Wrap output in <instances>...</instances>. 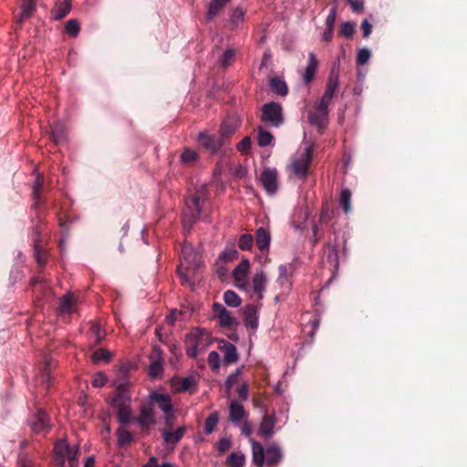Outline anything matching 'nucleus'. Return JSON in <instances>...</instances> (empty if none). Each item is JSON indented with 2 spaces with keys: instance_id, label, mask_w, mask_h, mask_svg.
<instances>
[{
  "instance_id": "nucleus-1",
  "label": "nucleus",
  "mask_w": 467,
  "mask_h": 467,
  "mask_svg": "<svg viewBox=\"0 0 467 467\" xmlns=\"http://www.w3.org/2000/svg\"><path fill=\"white\" fill-rule=\"evenodd\" d=\"M208 197V188L205 184H202L185 199V209L182 218L184 227L191 228L193 223L201 219Z\"/></svg>"
},
{
  "instance_id": "nucleus-2",
  "label": "nucleus",
  "mask_w": 467,
  "mask_h": 467,
  "mask_svg": "<svg viewBox=\"0 0 467 467\" xmlns=\"http://www.w3.org/2000/svg\"><path fill=\"white\" fill-rule=\"evenodd\" d=\"M313 159V150L307 147L297 156L291 160L289 165L290 178L305 181L309 173V166Z\"/></svg>"
},
{
  "instance_id": "nucleus-3",
  "label": "nucleus",
  "mask_w": 467,
  "mask_h": 467,
  "mask_svg": "<svg viewBox=\"0 0 467 467\" xmlns=\"http://www.w3.org/2000/svg\"><path fill=\"white\" fill-rule=\"evenodd\" d=\"M260 120L278 128L284 122L283 109L277 102H268L263 105Z\"/></svg>"
},
{
  "instance_id": "nucleus-4",
  "label": "nucleus",
  "mask_w": 467,
  "mask_h": 467,
  "mask_svg": "<svg viewBox=\"0 0 467 467\" xmlns=\"http://www.w3.org/2000/svg\"><path fill=\"white\" fill-rule=\"evenodd\" d=\"M54 451L58 464L64 465L65 460H67L70 467L75 466L78 453V447H72L66 441L61 440L55 443Z\"/></svg>"
},
{
  "instance_id": "nucleus-5",
  "label": "nucleus",
  "mask_w": 467,
  "mask_h": 467,
  "mask_svg": "<svg viewBox=\"0 0 467 467\" xmlns=\"http://www.w3.org/2000/svg\"><path fill=\"white\" fill-rule=\"evenodd\" d=\"M135 420L142 432H149L150 429L156 424V416L152 402H149L148 400L141 402L140 414Z\"/></svg>"
},
{
  "instance_id": "nucleus-6",
  "label": "nucleus",
  "mask_w": 467,
  "mask_h": 467,
  "mask_svg": "<svg viewBox=\"0 0 467 467\" xmlns=\"http://www.w3.org/2000/svg\"><path fill=\"white\" fill-rule=\"evenodd\" d=\"M198 141L211 154L217 153L225 143L218 134H209L207 132H200Z\"/></svg>"
},
{
  "instance_id": "nucleus-7",
  "label": "nucleus",
  "mask_w": 467,
  "mask_h": 467,
  "mask_svg": "<svg viewBox=\"0 0 467 467\" xmlns=\"http://www.w3.org/2000/svg\"><path fill=\"white\" fill-rule=\"evenodd\" d=\"M131 397L129 393V383H119L115 390L114 396L108 400L109 403L113 407H122L130 405Z\"/></svg>"
},
{
  "instance_id": "nucleus-8",
  "label": "nucleus",
  "mask_w": 467,
  "mask_h": 467,
  "mask_svg": "<svg viewBox=\"0 0 467 467\" xmlns=\"http://www.w3.org/2000/svg\"><path fill=\"white\" fill-rule=\"evenodd\" d=\"M260 182L268 194L277 191V171L275 169L265 168L260 175Z\"/></svg>"
},
{
  "instance_id": "nucleus-9",
  "label": "nucleus",
  "mask_w": 467,
  "mask_h": 467,
  "mask_svg": "<svg viewBox=\"0 0 467 467\" xmlns=\"http://www.w3.org/2000/svg\"><path fill=\"white\" fill-rule=\"evenodd\" d=\"M204 331L201 329L192 330L191 333L187 335L186 337V353L191 358H196L199 353V347L201 345V341L202 340V337L204 336Z\"/></svg>"
},
{
  "instance_id": "nucleus-10",
  "label": "nucleus",
  "mask_w": 467,
  "mask_h": 467,
  "mask_svg": "<svg viewBox=\"0 0 467 467\" xmlns=\"http://www.w3.org/2000/svg\"><path fill=\"white\" fill-rule=\"evenodd\" d=\"M36 0H24L21 5V11L16 16V29L21 28L23 23L33 16L36 12Z\"/></svg>"
},
{
  "instance_id": "nucleus-11",
  "label": "nucleus",
  "mask_w": 467,
  "mask_h": 467,
  "mask_svg": "<svg viewBox=\"0 0 467 467\" xmlns=\"http://www.w3.org/2000/svg\"><path fill=\"white\" fill-rule=\"evenodd\" d=\"M149 402H152V406L157 405L163 412L173 411L171 396L164 393L151 392L148 399Z\"/></svg>"
},
{
  "instance_id": "nucleus-12",
  "label": "nucleus",
  "mask_w": 467,
  "mask_h": 467,
  "mask_svg": "<svg viewBox=\"0 0 467 467\" xmlns=\"http://www.w3.org/2000/svg\"><path fill=\"white\" fill-rule=\"evenodd\" d=\"M213 312L219 319L220 326L223 327H231L236 323L235 318L232 316L223 305L214 303L213 306Z\"/></svg>"
},
{
  "instance_id": "nucleus-13",
  "label": "nucleus",
  "mask_w": 467,
  "mask_h": 467,
  "mask_svg": "<svg viewBox=\"0 0 467 467\" xmlns=\"http://www.w3.org/2000/svg\"><path fill=\"white\" fill-rule=\"evenodd\" d=\"M72 0H57L51 10V16L54 20H61L67 16L71 10Z\"/></svg>"
},
{
  "instance_id": "nucleus-14",
  "label": "nucleus",
  "mask_w": 467,
  "mask_h": 467,
  "mask_svg": "<svg viewBox=\"0 0 467 467\" xmlns=\"http://www.w3.org/2000/svg\"><path fill=\"white\" fill-rule=\"evenodd\" d=\"M283 454L281 448L275 444L271 443L266 446L265 448V463L270 466L274 467L276 466L282 460Z\"/></svg>"
},
{
  "instance_id": "nucleus-15",
  "label": "nucleus",
  "mask_w": 467,
  "mask_h": 467,
  "mask_svg": "<svg viewBox=\"0 0 467 467\" xmlns=\"http://www.w3.org/2000/svg\"><path fill=\"white\" fill-rule=\"evenodd\" d=\"M266 281V275L262 270L256 272L253 277V292L254 295H256L258 301L264 298V291L265 290Z\"/></svg>"
},
{
  "instance_id": "nucleus-16",
  "label": "nucleus",
  "mask_w": 467,
  "mask_h": 467,
  "mask_svg": "<svg viewBox=\"0 0 467 467\" xmlns=\"http://www.w3.org/2000/svg\"><path fill=\"white\" fill-rule=\"evenodd\" d=\"M244 325L254 330L258 327L257 307L254 305H247L244 308Z\"/></svg>"
},
{
  "instance_id": "nucleus-17",
  "label": "nucleus",
  "mask_w": 467,
  "mask_h": 467,
  "mask_svg": "<svg viewBox=\"0 0 467 467\" xmlns=\"http://www.w3.org/2000/svg\"><path fill=\"white\" fill-rule=\"evenodd\" d=\"M318 66V60L314 53H309L307 66L303 74V79L306 84H309L315 78Z\"/></svg>"
},
{
  "instance_id": "nucleus-18",
  "label": "nucleus",
  "mask_w": 467,
  "mask_h": 467,
  "mask_svg": "<svg viewBox=\"0 0 467 467\" xmlns=\"http://www.w3.org/2000/svg\"><path fill=\"white\" fill-rule=\"evenodd\" d=\"M337 86H338V75L334 74V70H332L328 77L327 86H326V90H325L321 99H324L325 101L331 102Z\"/></svg>"
},
{
  "instance_id": "nucleus-19",
  "label": "nucleus",
  "mask_w": 467,
  "mask_h": 467,
  "mask_svg": "<svg viewBox=\"0 0 467 467\" xmlns=\"http://www.w3.org/2000/svg\"><path fill=\"white\" fill-rule=\"evenodd\" d=\"M275 419L271 415H265L261 421L258 433L265 438H270L274 434Z\"/></svg>"
},
{
  "instance_id": "nucleus-20",
  "label": "nucleus",
  "mask_w": 467,
  "mask_h": 467,
  "mask_svg": "<svg viewBox=\"0 0 467 467\" xmlns=\"http://www.w3.org/2000/svg\"><path fill=\"white\" fill-rule=\"evenodd\" d=\"M31 429L36 433H40L48 429V419L45 411H38L31 423Z\"/></svg>"
},
{
  "instance_id": "nucleus-21",
  "label": "nucleus",
  "mask_w": 467,
  "mask_h": 467,
  "mask_svg": "<svg viewBox=\"0 0 467 467\" xmlns=\"http://www.w3.org/2000/svg\"><path fill=\"white\" fill-rule=\"evenodd\" d=\"M269 86L271 91L280 97H285L288 93V87L286 83L279 77L271 78L269 80Z\"/></svg>"
},
{
  "instance_id": "nucleus-22",
  "label": "nucleus",
  "mask_w": 467,
  "mask_h": 467,
  "mask_svg": "<svg viewBox=\"0 0 467 467\" xmlns=\"http://www.w3.org/2000/svg\"><path fill=\"white\" fill-rule=\"evenodd\" d=\"M253 462L257 467H263L265 462V450L255 441H252Z\"/></svg>"
},
{
  "instance_id": "nucleus-23",
  "label": "nucleus",
  "mask_w": 467,
  "mask_h": 467,
  "mask_svg": "<svg viewBox=\"0 0 467 467\" xmlns=\"http://www.w3.org/2000/svg\"><path fill=\"white\" fill-rule=\"evenodd\" d=\"M185 433L184 427H179L175 431H172L171 428L166 429L163 431L162 436L166 443H177L182 440Z\"/></svg>"
},
{
  "instance_id": "nucleus-24",
  "label": "nucleus",
  "mask_w": 467,
  "mask_h": 467,
  "mask_svg": "<svg viewBox=\"0 0 467 467\" xmlns=\"http://www.w3.org/2000/svg\"><path fill=\"white\" fill-rule=\"evenodd\" d=\"M229 2L230 0H211L206 14V18L208 20H213L222 12V10Z\"/></svg>"
},
{
  "instance_id": "nucleus-25",
  "label": "nucleus",
  "mask_w": 467,
  "mask_h": 467,
  "mask_svg": "<svg viewBox=\"0 0 467 467\" xmlns=\"http://www.w3.org/2000/svg\"><path fill=\"white\" fill-rule=\"evenodd\" d=\"M270 234L263 227H260L255 232V244L259 250L264 251L267 249L270 244Z\"/></svg>"
},
{
  "instance_id": "nucleus-26",
  "label": "nucleus",
  "mask_w": 467,
  "mask_h": 467,
  "mask_svg": "<svg viewBox=\"0 0 467 467\" xmlns=\"http://www.w3.org/2000/svg\"><path fill=\"white\" fill-rule=\"evenodd\" d=\"M250 268V262L248 259H244L241 263L234 269L233 276L234 281H244L247 277V274Z\"/></svg>"
},
{
  "instance_id": "nucleus-27",
  "label": "nucleus",
  "mask_w": 467,
  "mask_h": 467,
  "mask_svg": "<svg viewBox=\"0 0 467 467\" xmlns=\"http://www.w3.org/2000/svg\"><path fill=\"white\" fill-rule=\"evenodd\" d=\"M75 300L71 294H67L60 298L58 312L59 314H70L73 311L75 306Z\"/></svg>"
},
{
  "instance_id": "nucleus-28",
  "label": "nucleus",
  "mask_w": 467,
  "mask_h": 467,
  "mask_svg": "<svg viewBox=\"0 0 467 467\" xmlns=\"http://www.w3.org/2000/svg\"><path fill=\"white\" fill-rule=\"evenodd\" d=\"M229 420L232 421H240L245 416L244 407L236 401H232L229 406Z\"/></svg>"
},
{
  "instance_id": "nucleus-29",
  "label": "nucleus",
  "mask_w": 467,
  "mask_h": 467,
  "mask_svg": "<svg viewBox=\"0 0 467 467\" xmlns=\"http://www.w3.org/2000/svg\"><path fill=\"white\" fill-rule=\"evenodd\" d=\"M223 347L225 348L224 362L226 364H233V363L236 362L238 360V353H237L236 348L233 344H231L225 340H223Z\"/></svg>"
},
{
  "instance_id": "nucleus-30",
  "label": "nucleus",
  "mask_w": 467,
  "mask_h": 467,
  "mask_svg": "<svg viewBox=\"0 0 467 467\" xmlns=\"http://www.w3.org/2000/svg\"><path fill=\"white\" fill-rule=\"evenodd\" d=\"M193 385L192 378H180L172 380V387L177 392H184Z\"/></svg>"
},
{
  "instance_id": "nucleus-31",
  "label": "nucleus",
  "mask_w": 467,
  "mask_h": 467,
  "mask_svg": "<svg viewBox=\"0 0 467 467\" xmlns=\"http://www.w3.org/2000/svg\"><path fill=\"white\" fill-rule=\"evenodd\" d=\"M236 130V125L231 120H224L219 130V136L223 139V141L226 142V140L232 136Z\"/></svg>"
},
{
  "instance_id": "nucleus-32",
  "label": "nucleus",
  "mask_w": 467,
  "mask_h": 467,
  "mask_svg": "<svg viewBox=\"0 0 467 467\" xmlns=\"http://www.w3.org/2000/svg\"><path fill=\"white\" fill-rule=\"evenodd\" d=\"M115 409L117 410L118 420L122 425H127L131 421L130 405L117 407Z\"/></svg>"
},
{
  "instance_id": "nucleus-33",
  "label": "nucleus",
  "mask_w": 467,
  "mask_h": 467,
  "mask_svg": "<svg viewBox=\"0 0 467 467\" xmlns=\"http://www.w3.org/2000/svg\"><path fill=\"white\" fill-rule=\"evenodd\" d=\"M308 119L312 125H316L319 129H324L327 124V115H322L321 112L317 111L310 112Z\"/></svg>"
},
{
  "instance_id": "nucleus-34",
  "label": "nucleus",
  "mask_w": 467,
  "mask_h": 467,
  "mask_svg": "<svg viewBox=\"0 0 467 467\" xmlns=\"http://www.w3.org/2000/svg\"><path fill=\"white\" fill-rule=\"evenodd\" d=\"M351 191L349 189H343L340 193L339 204L345 213L351 211Z\"/></svg>"
},
{
  "instance_id": "nucleus-35",
  "label": "nucleus",
  "mask_w": 467,
  "mask_h": 467,
  "mask_svg": "<svg viewBox=\"0 0 467 467\" xmlns=\"http://www.w3.org/2000/svg\"><path fill=\"white\" fill-rule=\"evenodd\" d=\"M325 255L327 261L334 267L337 268L338 266V251L335 245H327V249L325 252Z\"/></svg>"
},
{
  "instance_id": "nucleus-36",
  "label": "nucleus",
  "mask_w": 467,
  "mask_h": 467,
  "mask_svg": "<svg viewBox=\"0 0 467 467\" xmlns=\"http://www.w3.org/2000/svg\"><path fill=\"white\" fill-rule=\"evenodd\" d=\"M65 138L64 130L61 125L50 126L49 139L54 144H59Z\"/></svg>"
},
{
  "instance_id": "nucleus-37",
  "label": "nucleus",
  "mask_w": 467,
  "mask_h": 467,
  "mask_svg": "<svg viewBox=\"0 0 467 467\" xmlns=\"http://www.w3.org/2000/svg\"><path fill=\"white\" fill-rule=\"evenodd\" d=\"M274 136L263 128H258L257 143L260 147H265L272 143Z\"/></svg>"
},
{
  "instance_id": "nucleus-38",
  "label": "nucleus",
  "mask_w": 467,
  "mask_h": 467,
  "mask_svg": "<svg viewBox=\"0 0 467 467\" xmlns=\"http://www.w3.org/2000/svg\"><path fill=\"white\" fill-rule=\"evenodd\" d=\"M224 303L232 307H236L241 304V298L233 290H227L223 294Z\"/></svg>"
},
{
  "instance_id": "nucleus-39",
  "label": "nucleus",
  "mask_w": 467,
  "mask_h": 467,
  "mask_svg": "<svg viewBox=\"0 0 467 467\" xmlns=\"http://www.w3.org/2000/svg\"><path fill=\"white\" fill-rule=\"evenodd\" d=\"M34 256L39 266L43 267L46 265L47 254L42 244L34 245Z\"/></svg>"
},
{
  "instance_id": "nucleus-40",
  "label": "nucleus",
  "mask_w": 467,
  "mask_h": 467,
  "mask_svg": "<svg viewBox=\"0 0 467 467\" xmlns=\"http://www.w3.org/2000/svg\"><path fill=\"white\" fill-rule=\"evenodd\" d=\"M245 457L243 453L232 452L227 458V464L230 467H244Z\"/></svg>"
},
{
  "instance_id": "nucleus-41",
  "label": "nucleus",
  "mask_w": 467,
  "mask_h": 467,
  "mask_svg": "<svg viewBox=\"0 0 467 467\" xmlns=\"http://www.w3.org/2000/svg\"><path fill=\"white\" fill-rule=\"evenodd\" d=\"M44 229V223L40 217L37 216V222L36 225L34 226L33 233H32V240L35 244H41L42 239H41V233Z\"/></svg>"
},
{
  "instance_id": "nucleus-42",
  "label": "nucleus",
  "mask_w": 467,
  "mask_h": 467,
  "mask_svg": "<svg viewBox=\"0 0 467 467\" xmlns=\"http://www.w3.org/2000/svg\"><path fill=\"white\" fill-rule=\"evenodd\" d=\"M254 237L250 234H244L240 236L238 246L243 251H249L253 247Z\"/></svg>"
},
{
  "instance_id": "nucleus-43",
  "label": "nucleus",
  "mask_w": 467,
  "mask_h": 467,
  "mask_svg": "<svg viewBox=\"0 0 467 467\" xmlns=\"http://www.w3.org/2000/svg\"><path fill=\"white\" fill-rule=\"evenodd\" d=\"M234 59L235 51L232 48H229L223 53L219 62L221 67H227L234 61Z\"/></svg>"
},
{
  "instance_id": "nucleus-44",
  "label": "nucleus",
  "mask_w": 467,
  "mask_h": 467,
  "mask_svg": "<svg viewBox=\"0 0 467 467\" xmlns=\"http://www.w3.org/2000/svg\"><path fill=\"white\" fill-rule=\"evenodd\" d=\"M197 158L198 155L194 150L191 149H185L181 155V161L185 165H192L195 162Z\"/></svg>"
},
{
  "instance_id": "nucleus-45",
  "label": "nucleus",
  "mask_w": 467,
  "mask_h": 467,
  "mask_svg": "<svg viewBox=\"0 0 467 467\" xmlns=\"http://www.w3.org/2000/svg\"><path fill=\"white\" fill-rule=\"evenodd\" d=\"M355 23L348 21L343 24H341L338 34L341 36L345 37H352V36L355 33Z\"/></svg>"
},
{
  "instance_id": "nucleus-46",
  "label": "nucleus",
  "mask_w": 467,
  "mask_h": 467,
  "mask_svg": "<svg viewBox=\"0 0 467 467\" xmlns=\"http://www.w3.org/2000/svg\"><path fill=\"white\" fill-rule=\"evenodd\" d=\"M110 358V352L105 348H99L94 351L91 356V359L94 363H99L100 361H109Z\"/></svg>"
},
{
  "instance_id": "nucleus-47",
  "label": "nucleus",
  "mask_w": 467,
  "mask_h": 467,
  "mask_svg": "<svg viewBox=\"0 0 467 467\" xmlns=\"http://www.w3.org/2000/svg\"><path fill=\"white\" fill-rule=\"evenodd\" d=\"M79 30V23L76 19H69L65 25V31L70 36H78Z\"/></svg>"
},
{
  "instance_id": "nucleus-48",
  "label": "nucleus",
  "mask_w": 467,
  "mask_h": 467,
  "mask_svg": "<svg viewBox=\"0 0 467 467\" xmlns=\"http://www.w3.org/2000/svg\"><path fill=\"white\" fill-rule=\"evenodd\" d=\"M219 418L216 412H213L208 416V418L205 420L204 424V431L206 433H212L217 423H218Z\"/></svg>"
},
{
  "instance_id": "nucleus-49",
  "label": "nucleus",
  "mask_w": 467,
  "mask_h": 467,
  "mask_svg": "<svg viewBox=\"0 0 467 467\" xmlns=\"http://www.w3.org/2000/svg\"><path fill=\"white\" fill-rule=\"evenodd\" d=\"M43 187V178L41 176H37L35 185L33 187V197L36 202L33 204V207L36 209L39 205L38 199L40 198V192Z\"/></svg>"
},
{
  "instance_id": "nucleus-50",
  "label": "nucleus",
  "mask_w": 467,
  "mask_h": 467,
  "mask_svg": "<svg viewBox=\"0 0 467 467\" xmlns=\"http://www.w3.org/2000/svg\"><path fill=\"white\" fill-rule=\"evenodd\" d=\"M43 187V178L41 176H37L35 185L33 187V197L36 202L33 204V207L36 209L39 205L38 199L40 198V192Z\"/></svg>"
},
{
  "instance_id": "nucleus-51",
  "label": "nucleus",
  "mask_w": 467,
  "mask_h": 467,
  "mask_svg": "<svg viewBox=\"0 0 467 467\" xmlns=\"http://www.w3.org/2000/svg\"><path fill=\"white\" fill-rule=\"evenodd\" d=\"M163 371L162 361L161 360H153L150 362L149 368V375L151 378H157L161 375Z\"/></svg>"
},
{
  "instance_id": "nucleus-52",
  "label": "nucleus",
  "mask_w": 467,
  "mask_h": 467,
  "mask_svg": "<svg viewBox=\"0 0 467 467\" xmlns=\"http://www.w3.org/2000/svg\"><path fill=\"white\" fill-rule=\"evenodd\" d=\"M118 441L121 446L130 444L132 441V435L128 430L120 429L118 431Z\"/></svg>"
},
{
  "instance_id": "nucleus-53",
  "label": "nucleus",
  "mask_w": 467,
  "mask_h": 467,
  "mask_svg": "<svg viewBox=\"0 0 467 467\" xmlns=\"http://www.w3.org/2000/svg\"><path fill=\"white\" fill-rule=\"evenodd\" d=\"M208 364L213 371L220 368V356L216 351H212L208 356Z\"/></svg>"
},
{
  "instance_id": "nucleus-54",
  "label": "nucleus",
  "mask_w": 467,
  "mask_h": 467,
  "mask_svg": "<svg viewBox=\"0 0 467 467\" xmlns=\"http://www.w3.org/2000/svg\"><path fill=\"white\" fill-rule=\"evenodd\" d=\"M108 381L106 375L103 372H97L92 379V386L95 388L103 387Z\"/></svg>"
},
{
  "instance_id": "nucleus-55",
  "label": "nucleus",
  "mask_w": 467,
  "mask_h": 467,
  "mask_svg": "<svg viewBox=\"0 0 467 467\" xmlns=\"http://www.w3.org/2000/svg\"><path fill=\"white\" fill-rule=\"evenodd\" d=\"M190 266L189 265H183V263H181L177 267V273L179 277L181 278L182 282H188L189 280V274H190Z\"/></svg>"
},
{
  "instance_id": "nucleus-56",
  "label": "nucleus",
  "mask_w": 467,
  "mask_h": 467,
  "mask_svg": "<svg viewBox=\"0 0 467 467\" xmlns=\"http://www.w3.org/2000/svg\"><path fill=\"white\" fill-rule=\"evenodd\" d=\"M371 53L368 48H362L358 51L357 56V64L364 65L370 58Z\"/></svg>"
},
{
  "instance_id": "nucleus-57",
  "label": "nucleus",
  "mask_w": 467,
  "mask_h": 467,
  "mask_svg": "<svg viewBox=\"0 0 467 467\" xmlns=\"http://www.w3.org/2000/svg\"><path fill=\"white\" fill-rule=\"evenodd\" d=\"M240 372V369H236L234 373H232L231 375L228 376L227 379L225 380V390L227 393L230 392L234 384L237 381V378Z\"/></svg>"
},
{
  "instance_id": "nucleus-58",
  "label": "nucleus",
  "mask_w": 467,
  "mask_h": 467,
  "mask_svg": "<svg viewBox=\"0 0 467 467\" xmlns=\"http://www.w3.org/2000/svg\"><path fill=\"white\" fill-rule=\"evenodd\" d=\"M336 18H337V8L336 7H332L329 10V14H328V16H327V19H326L327 28L334 29L335 23H336Z\"/></svg>"
},
{
  "instance_id": "nucleus-59",
  "label": "nucleus",
  "mask_w": 467,
  "mask_h": 467,
  "mask_svg": "<svg viewBox=\"0 0 467 467\" xmlns=\"http://www.w3.org/2000/svg\"><path fill=\"white\" fill-rule=\"evenodd\" d=\"M251 139L250 137H244L238 144L237 150L241 153H247L251 148Z\"/></svg>"
},
{
  "instance_id": "nucleus-60",
  "label": "nucleus",
  "mask_w": 467,
  "mask_h": 467,
  "mask_svg": "<svg viewBox=\"0 0 467 467\" xmlns=\"http://www.w3.org/2000/svg\"><path fill=\"white\" fill-rule=\"evenodd\" d=\"M237 393L241 401H244L248 399L249 395V385L247 382H244L238 389Z\"/></svg>"
},
{
  "instance_id": "nucleus-61",
  "label": "nucleus",
  "mask_w": 467,
  "mask_h": 467,
  "mask_svg": "<svg viewBox=\"0 0 467 467\" xmlns=\"http://www.w3.org/2000/svg\"><path fill=\"white\" fill-rule=\"evenodd\" d=\"M231 441L227 438H222L217 442V450L220 453H224L231 448Z\"/></svg>"
},
{
  "instance_id": "nucleus-62",
  "label": "nucleus",
  "mask_w": 467,
  "mask_h": 467,
  "mask_svg": "<svg viewBox=\"0 0 467 467\" xmlns=\"http://www.w3.org/2000/svg\"><path fill=\"white\" fill-rule=\"evenodd\" d=\"M50 363H51V358H46L45 365L43 368L42 381L49 382V380H50Z\"/></svg>"
},
{
  "instance_id": "nucleus-63",
  "label": "nucleus",
  "mask_w": 467,
  "mask_h": 467,
  "mask_svg": "<svg viewBox=\"0 0 467 467\" xmlns=\"http://www.w3.org/2000/svg\"><path fill=\"white\" fill-rule=\"evenodd\" d=\"M244 11L240 7L235 8L231 15L232 23L237 24L238 21H240L244 18Z\"/></svg>"
},
{
  "instance_id": "nucleus-64",
  "label": "nucleus",
  "mask_w": 467,
  "mask_h": 467,
  "mask_svg": "<svg viewBox=\"0 0 467 467\" xmlns=\"http://www.w3.org/2000/svg\"><path fill=\"white\" fill-rule=\"evenodd\" d=\"M329 101H325L324 99H320L318 104L316 106L315 111L321 112L322 115H328V105Z\"/></svg>"
}]
</instances>
